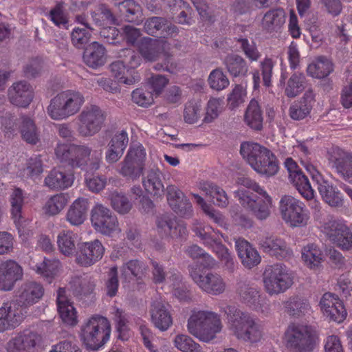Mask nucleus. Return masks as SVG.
Returning a JSON list of instances; mask_svg holds the SVG:
<instances>
[{"label":"nucleus","mask_w":352,"mask_h":352,"mask_svg":"<svg viewBox=\"0 0 352 352\" xmlns=\"http://www.w3.org/2000/svg\"><path fill=\"white\" fill-rule=\"evenodd\" d=\"M55 153L61 162L87 173L99 169L102 155L101 149L92 151L87 145L74 144L58 145Z\"/></svg>","instance_id":"1"},{"label":"nucleus","mask_w":352,"mask_h":352,"mask_svg":"<svg viewBox=\"0 0 352 352\" xmlns=\"http://www.w3.org/2000/svg\"><path fill=\"white\" fill-rule=\"evenodd\" d=\"M222 328L220 316L208 309H194L187 323L188 332L204 342L214 340Z\"/></svg>","instance_id":"2"},{"label":"nucleus","mask_w":352,"mask_h":352,"mask_svg":"<svg viewBox=\"0 0 352 352\" xmlns=\"http://www.w3.org/2000/svg\"><path fill=\"white\" fill-rule=\"evenodd\" d=\"M240 153L257 173L267 176L275 175L278 166L276 156L267 148L254 142H243Z\"/></svg>","instance_id":"3"},{"label":"nucleus","mask_w":352,"mask_h":352,"mask_svg":"<svg viewBox=\"0 0 352 352\" xmlns=\"http://www.w3.org/2000/svg\"><path fill=\"white\" fill-rule=\"evenodd\" d=\"M111 327L108 319L94 315L82 324L80 337L87 349L98 351L109 340Z\"/></svg>","instance_id":"4"},{"label":"nucleus","mask_w":352,"mask_h":352,"mask_svg":"<svg viewBox=\"0 0 352 352\" xmlns=\"http://www.w3.org/2000/svg\"><path fill=\"white\" fill-rule=\"evenodd\" d=\"M231 330L238 339L251 343L257 342L263 336L259 320L241 309L226 311Z\"/></svg>","instance_id":"5"},{"label":"nucleus","mask_w":352,"mask_h":352,"mask_svg":"<svg viewBox=\"0 0 352 352\" xmlns=\"http://www.w3.org/2000/svg\"><path fill=\"white\" fill-rule=\"evenodd\" d=\"M316 340V331L307 324L292 322L284 333L286 346L292 352H311Z\"/></svg>","instance_id":"6"},{"label":"nucleus","mask_w":352,"mask_h":352,"mask_svg":"<svg viewBox=\"0 0 352 352\" xmlns=\"http://www.w3.org/2000/svg\"><path fill=\"white\" fill-rule=\"evenodd\" d=\"M84 102L85 98L80 92L68 90L51 99L47 111L52 119L63 120L78 113Z\"/></svg>","instance_id":"7"},{"label":"nucleus","mask_w":352,"mask_h":352,"mask_svg":"<svg viewBox=\"0 0 352 352\" xmlns=\"http://www.w3.org/2000/svg\"><path fill=\"white\" fill-rule=\"evenodd\" d=\"M234 194L241 206L257 219L263 221L270 217L272 198L265 190L255 194L244 188H239Z\"/></svg>","instance_id":"8"},{"label":"nucleus","mask_w":352,"mask_h":352,"mask_svg":"<svg viewBox=\"0 0 352 352\" xmlns=\"http://www.w3.org/2000/svg\"><path fill=\"white\" fill-rule=\"evenodd\" d=\"M263 283L270 294L285 291L293 283V278L287 267L283 263L266 267L263 272Z\"/></svg>","instance_id":"9"},{"label":"nucleus","mask_w":352,"mask_h":352,"mask_svg":"<svg viewBox=\"0 0 352 352\" xmlns=\"http://www.w3.org/2000/svg\"><path fill=\"white\" fill-rule=\"evenodd\" d=\"M279 210L283 219L292 227L304 226L309 219L303 203L290 195H285L280 199Z\"/></svg>","instance_id":"10"},{"label":"nucleus","mask_w":352,"mask_h":352,"mask_svg":"<svg viewBox=\"0 0 352 352\" xmlns=\"http://www.w3.org/2000/svg\"><path fill=\"white\" fill-rule=\"evenodd\" d=\"M106 119V114L98 106H86L78 116V132L83 137L92 136L100 131Z\"/></svg>","instance_id":"11"},{"label":"nucleus","mask_w":352,"mask_h":352,"mask_svg":"<svg viewBox=\"0 0 352 352\" xmlns=\"http://www.w3.org/2000/svg\"><path fill=\"white\" fill-rule=\"evenodd\" d=\"M91 222L95 230L103 235L111 236L120 231L116 214L107 206L96 204L91 211Z\"/></svg>","instance_id":"12"},{"label":"nucleus","mask_w":352,"mask_h":352,"mask_svg":"<svg viewBox=\"0 0 352 352\" xmlns=\"http://www.w3.org/2000/svg\"><path fill=\"white\" fill-rule=\"evenodd\" d=\"M104 250L103 245L98 239L79 243L77 245L76 261L81 266H91L102 258Z\"/></svg>","instance_id":"13"},{"label":"nucleus","mask_w":352,"mask_h":352,"mask_svg":"<svg viewBox=\"0 0 352 352\" xmlns=\"http://www.w3.org/2000/svg\"><path fill=\"white\" fill-rule=\"evenodd\" d=\"M189 274L194 282L208 294L218 295L225 290L226 284L221 276L217 273L210 272L204 276L200 274L199 269L191 267Z\"/></svg>","instance_id":"14"},{"label":"nucleus","mask_w":352,"mask_h":352,"mask_svg":"<svg viewBox=\"0 0 352 352\" xmlns=\"http://www.w3.org/2000/svg\"><path fill=\"white\" fill-rule=\"evenodd\" d=\"M144 31L149 35L157 37H172L178 34V28L169 23L167 19L161 16L148 18L144 24Z\"/></svg>","instance_id":"15"},{"label":"nucleus","mask_w":352,"mask_h":352,"mask_svg":"<svg viewBox=\"0 0 352 352\" xmlns=\"http://www.w3.org/2000/svg\"><path fill=\"white\" fill-rule=\"evenodd\" d=\"M41 340V336L37 332L25 329L7 343L6 349L8 352H29Z\"/></svg>","instance_id":"16"},{"label":"nucleus","mask_w":352,"mask_h":352,"mask_svg":"<svg viewBox=\"0 0 352 352\" xmlns=\"http://www.w3.org/2000/svg\"><path fill=\"white\" fill-rule=\"evenodd\" d=\"M9 101L12 104L25 108L34 98L32 87L26 81L21 80L12 84L8 90Z\"/></svg>","instance_id":"17"},{"label":"nucleus","mask_w":352,"mask_h":352,"mask_svg":"<svg viewBox=\"0 0 352 352\" xmlns=\"http://www.w3.org/2000/svg\"><path fill=\"white\" fill-rule=\"evenodd\" d=\"M23 278V270L14 261L8 260L0 264V289L10 291L15 283Z\"/></svg>","instance_id":"18"},{"label":"nucleus","mask_w":352,"mask_h":352,"mask_svg":"<svg viewBox=\"0 0 352 352\" xmlns=\"http://www.w3.org/2000/svg\"><path fill=\"white\" fill-rule=\"evenodd\" d=\"M327 228V234L330 241L342 250L352 249V232L346 225L333 221Z\"/></svg>","instance_id":"19"},{"label":"nucleus","mask_w":352,"mask_h":352,"mask_svg":"<svg viewBox=\"0 0 352 352\" xmlns=\"http://www.w3.org/2000/svg\"><path fill=\"white\" fill-rule=\"evenodd\" d=\"M21 290L20 294L16 296V304L21 307H29L37 302L44 293L42 285L35 282L24 283Z\"/></svg>","instance_id":"20"},{"label":"nucleus","mask_w":352,"mask_h":352,"mask_svg":"<svg viewBox=\"0 0 352 352\" xmlns=\"http://www.w3.org/2000/svg\"><path fill=\"white\" fill-rule=\"evenodd\" d=\"M238 256L242 265L248 269H252L261 262L258 251L246 240L238 239L235 241Z\"/></svg>","instance_id":"21"},{"label":"nucleus","mask_w":352,"mask_h":352,"mask_svg":"<svg viewBox=\"0 0 352 352\" xmlns=\"http://www.w3.org/2000/svg\"><path fill=\"white\" fill-rule=\"evenodd\" d=\"M263 252L276 256L277 258H286L292 254V251L281 239L274 236H265L259 242Z\"/></svg>","instance_id":"22"},{"label":"nucleus","mask_w":352,"mask_h":352,"mask_svg":"<svg viewBox=\"0 0 352 352\" xmlns=\"http://www.w3.org/2000/svg\"><path fill=\"white\" fill-rule=\"evenodd\" d=\"M331 160L340 177L346 182L352 183V155L336 149L333 151Z\"/></svg>","instance_id":"23"},{"label":"nucleus","mask_w":352,"mask_h":352,"mask_svg":"<svg viewBox=\"0 0 352 352\" xmlns=\"http://www.w3.org/2000/svg\"><path fill=\"white\" fill-rule=\"evenodd\" d=\"M315 102V95L312 89L305 91L303 96L294 102L289 107V116L294 120H303L307 117Z\"/></svg>","instance_id":"24"},{"label":"nucleus","mask_w":352,"mask_h":352,"mask_svg":"<svg viewBox=\"0 0 352 352\" xmlns=\"http://www.w3.org/2000/svg\"><path fill=\"white\" fill-rule=\"evenodd\" d=\"M82 58L88 67L97 69L106 63V49L98 42H92L85 48Z\"/></svg>","instance_id":"25"},{"label":"nucleus","mask_w":352,"mask_h":352,"mask_svg":"<svg viewBox=\"0 0 352 352\" xmlns=\"http://www.w3.org/2000/svg\"><path fill=\"white\" fill-rule=\"evenodd\" d=\"M162 174L156 167L150 168L146 175L142 177V183L146 192L157 197L164 192V186L162 181Z\"/></svg>","instance_id":"26"},{"label":"nucleus","mask_w":352,"mask_h":352,"mask_svg":"<svg viewBox=\"0 0 352 352\" xmlns=\"http://www.w3.org/2000/svg\"><path fill=\"white\" fill-rule=\"evenodd\" d=\"M27 315L26 309H0V332L15 329Z\"/></svg>","instance_id":"27"},{"label":"nucleus","mask_w":352,"mask_h":352,"mask_svg":"<svg viewBox=\"0 0 352 352\" xmlns=\"http://www.w3.org/2000/svg\"><path fill=\"white\" fill-rule=\"evenodd\" d=\"M44 182L50 189L64 190L72 185L74 177L60 168H53L45 178Z\"/></svg>","instance_id":"28"},{"label":"nucleus","mask_w":352,"mask_h":352,"mask_svg":"<svg viewBox=\"0 0 352 352\" xmlns=\"http://www.w3.org/2000/svg\"><path fill=\"white\" fill-rule=\"evenodd\" d=\"M88 201L85 198H78L69 206L67 214V221L72 226L82 224L87 218Z\"/></svg>","instance_id":"29"},{"label":"nucleus","mask_w":352,"mask_h":352,"mask_svg":"<svg viewBox=\"0 0 352 352\" xmlns=\"http://www.w3.org/2000/svg\"><path fill=\"white\" fill-rule=\"evenodd\" d=\"M229 74L236 77H244L248 74L249 67L246 60L241 56L236 54H228L223 60Z\"/></svg>","instance_id":"30"},{"label":"nucleus","mask_w":352,"mask_h":352,"mask_svg":"<svg viewBox=\"0 0 352 352\" xmlns=\"http://www.w3.org/2000/svg\"><path fill=\"white\" fill-rule=\"evenodd\" d=\"M245 124L254 131L263 129V117L258 102L254 98L252 99L246 109L244 115Z\"/></svg>","instance_id":"31"},{"label":"nucleus","mask_w":352,"mask_h":352,"mask_svg":"<svg viewBox=\"0 0 352 352\" xmlns=\"http://www.w3.org/2000/svg\"><path fill=\"white\" fill-rule=\"evenodd\" d=\"M237 292L242 303L248 307L254 306L256 308L263 307L258 291L245 282L241 281L238 283Z\"/></svg>","instance_id":"32"},{"label":"nucleus","mask_w":352,"mask_h":352,"mask_svg":"<svg viewBox=\"0 0 352 352\" xmlns=\"http://www.w3.org/2000/svg\"><path fill=\"white\" fill-rule=\"evenodd\" d=\"M286 14L283 8L272 9L263 16L262 25L268 32H277L285 23Z\"/></svg>","instance_id":"33"},{"label":"nucleus","mask_w":352,"mask_h":352,"mask_svg":"<svg viewBox=\"0 0 352 352\" xmlns=\"http://www.w3.org/2000/svg\"><path fill=\"white\" fill-rule=\"evenodd\" d=\"M109 68L112 75L120 83L131 85L140 80L138 75L130 74L131 70L127 68L122 60L113 62Z\"/></svg>","instance_id":"34"},{"label":"nucleus","mask_w":352,"mask_h":352,"mask_svg":"<svg viewBox=\"0 0 352 352\" xmlns=\"http://www.w3.org/2000/svg\"><path fill=\"white\" fill-rule=\"evenodd\" d=\"M333 71L332 62L325 56H319L307 69V74L316 78L327 77Z\"/></svg>","instance_id":"35"},{"label":"nucleus","mask_w":352,"mask_h":352,"mask_svg":"<svg viewBox=\"0 0 352 352\" xmlns=\"http://www.w3.org/2000/svg\"><path fill=\"white\" fill-rule=\"evenodd\" d=\"M201 189L214 205L221 208L228 205V197L226 191L217 185L212 182H205L201 184Z\"/></svg>","instance_id":"36"},{"label":"nucleus","mask_w":352,"mask_h":352,"mask_svg":"<svg viewBox=\"0 0 352 352\" xmlns=\"http://www.w3.org/2000/svg\"><path fill=\"white\" fill-rule=\"evenodd\" d=\"M318 190L323 200L332 207H340L343 205L341 192L327 181H322L318 186Z\"/></svg>","instance_id":"37"},{"label":"nucleus","mask_w":352,"mask_h":352,"mask_svg":"<svg viewBox=\"0 0 352 352\" xmlns=\"http://www.w3.org/2000/svg\"><path fill=\"white\" fill-rule=\"evenodd\" d=\"M69 285L74 294L77 296L91 295L96 286L93 278L88 276H74Z\"/></svg>","instance_id":"38"},{"label":"nucleus","mask_w":352,"mask_h":352,"mask_svg":"<svg viewBox=\"0 0 352 352\" xmlns=\"http://www.w3.org/2000/svg\"><path fill=\"white\" fill-rule=\"evenodd\" d=\"M120 15L130 23H138L141 15V7L134 0H124L116 4Z\"/></svg>","instance_id":"39"},{"label":"nucleus","mask_w":352,"mask_h":352,"mask_svg":"<svg viewBox=\"0 0 352 352\" xmlns=\"http://www.w3.org/2000/svg\"><path fill=\"white\" fill-rule=\"evenodd\" d=\"M144 168L124 157L119 164L118 173L127 180L136 181L143 175Z\"/></svg>","instance_id":"40"},{"label":"nucleus","mask_w":352,"mask_h":352,"mask_svg":"<svg viewBox=\"0 0 352 352\" xmlns=\"http://www.w3.org/2000/svg\"><path fill=\"white\" fill-rule=\"evenodd\" d=\"M302 258L309 267L314 269L320 265L323 254L318 245L310 243L303 248Z\"/></svg>","instance_id":"41"},{"label":"nucleus","mask_w":352,"mask_h":352,"mask_svg":"<svg viewBox=\"0 0 352 352\" xmlns=\"http://www.w3.org/2000/svg\"><path fill=\"white\" fill-rule=\"evenodd\" d=\"M139 52L146 61H155L161 54V47L156 40L147 38L144 40L139 46Z\"/></svg>","instance_id":"42"},{"label":"nucleus","mask_w":352,"mask_h":352,"mask_svg":"<svg viewBox=\"0 0 352 352\" xmlns=\"http://www.w3.org/2000/svg\"><path fill=\"white\" fill-rule=\"evenodd\" d=\"M147 271L148 266L144 262L138 259L130 260L121 267L122 276L126 278L131 275L137 280L142 279L145 276Z\"/></svg>","instance_id":"43"},{"label":"nucleus","mask_w":352,"mask_h":352,"mask_svg":"<svg viewBox=\"0 0 352 352\" xmlns=\"http://www.w3.org/2000/svg\"><path fill=\"white\" fill-rule=\"evenodd\" d=\"M306 86V77L302 73H294L287 82L285 94L289 98H294L301 93Z\"/></svg>","instance_id":"44"},{"label":"nucleus","mask_w":352,"mask_h":352,"mask_svg":"<svg viewBox=\"0 0 352 352\" xmlns=\"http://www.w3.org/2000/svg\"><path fill=\"white\" fill-rule=\"evenodd\" d=\"M77 235L69 230H63L57 237V244L61 253L66 256L72 254L76 250Z\"/></svg>","instance_id":"45"},{"label":"nucleus","mask_w":352,"mask_h":352,"mask_svg":"<svg viewBox=\"0 0 352 352\" xmlns=\"http://www.w3.org/2000/svg\"><path fill=\"white\" fill-rule=\"evenodd\" d=\"M289 181L296 188L298 192L307 199H312L314 190H312L307 177L302 171L290 175Z\"/></svg>","instance_id":"46"},{"label":"nucleus","mask_w":352,"mask_h":352,"mask_svg":"<svg viewBox=\"0 0 352 352\" xmlns=\"http://www.w3.org/2000/svg\"><path fill=\"white\" fill-rule=\"evenodd\" d=\"M196 234L204 241V243L206 245L212 249L213 252H215L219 258L229 251V250L222 244L221 240L214 234L207 232L204 230H198Z\"/></svg>","instance_id":"47"},{"label":"nucleus","mask_w":352,"mask_h":352,"mask_svg":"<svg viewBox=\"0 0 352 352\" xmlns=\"http://www.w3.org/2000/svg\"><path fill=\"white\" fill-rule=\"evenodd\" d=\"M20 133L23 140L31 144H36L39 141L38 133L34 121L28 117L21 118Z\"/></svg>","instance_id":"48"},{"label":"nucleus","mask_w":352,"mask_h":352,"mask_svg":"<svg viewBox=\"0 0 352 352\" xmlns=\"http://www.w3.org/2000/svg\"><path fill=\"white\" fill-rule=\"evenodd\" d=\"M151 322L162 331H166L173 324V319L167 309H151Z\"/></svg>","instance_id":"49"},{"label":"nucleus","mask_w":352,"mask_h":352,"mask_svg":"<svg viewBox=\"0 0 352 352\" xmlns=\"http://www.w3.org/2000/svg\"><path fill=\"white\" fill-rule=\"evenodd\" d=\"M109 200L112 208L121 214L129 213L132 208V204L122 192H112L109 195Z\"/></svg>","instance_id":"50"},{"label":"nucleus","mask_w":352,"mask_h":352,"mask_svg":"<svg viewBox=\"0 0 352 352\" xmlns=\"http://www.w3.org/2000/svg\"><path fill=\"white\" fill-rule=\"evenodd\" d=\"M175 346L182 352H202V347L192 338L185 334H179L174 339Z\"/></svg>","instance_id":"51"},{"label":"nucleus","mask_w":352,"mask_h":352,"mask_svg":"<svg viewBox=\"0 0 352 352\" xmlns=\"http://www.w3.org/2000/svg\"><path fill=\"white\" fill-rule=\"evenodd\" d=\"M69 195L60 193L51 197L45 204L46 212L50 215L58 214L67 205Z\"/></svg>","instance_id":"52"},{"label":"nucleus","mask_w":352,"mask_h":352,"mask_svg":"<svg viewBox=\"0 0 352 352\" xmlns=\"http://www.w3.org/2000/svg\"><path fill=\"white\" fill-rule=\"evenodd\" d=\"M87 28H74L71 33L73 45L78 49H84L91 38V31Z\"/></svg>","instance_id":"53"},{"label":"nucleus","mask_w":352,"mask_h":352,"mask_svg":"<svg viewBox=\"0 0 352 352\" xmlns=\"http://www.w3.org/2000/svg\"><path fill=\"white\" fill-rule=\"evenodd\" d=\"M60 265V262L58 260H51L44 258L41 265L37 266L36 272L45 277L49 283L56 275Z\"/></svg>","instance_id":"54"},{"label":"nucleus","mask_w":352,"mask_h":352,"mask_svg":"<svg viewBox=\"0 0 352 352\" xmlns=\"http://www.w3.org/2000/svg\"><path fill=\"white\" fill-rule=\"evenodd\" d=\"M119 287V280L118 267L113 266L110 268L107 274V279L104 283V292L107 296L114 297L116 296Z\"/></svg>","instance_id":"55"},{"label":"nucleus","mask_w":352,"mask_h":352,"mask_svg":"<svg viewBox=\"0 0 352 352\" xmlns=\"http://www.w3.org/2000/svg\"><path fill=\"white\" fill-rule=\"evenodd\" d=\"M120 56L122 58V60L127 68L131 70L130 74L138 75L134 69L141 63V55L131 49H124L122 50V54Z\"/></svg>","instance_id":"56"},{"label":"nucleus","mask_w":352,"mask_h":352,"mask_svg":"<svg viewBox=\"0 0 352 352\" xmlns=\"http://www.w3.org/2000/svg\"><path fill=\"white\" fill-rule=\"evenodd\" d=\"M11 213L14 221L21 217V208L24 203V197L21 189L15 188L10 197Z\"/></svg>","instance_id":"57"},{"label":"nucleus","mask_w":352,"mask_h":352,"mask_svg":"<svg viewBox=\"0 0 352 352\" xmlns=\"http://www.w3.org/2000/svg\"><path fill=\"white\" fill-rule=\"evenodd\" d=\"M208 82L212 89L221 91L229 85V80L220 69L213 70L208 78Z\"/></svg>","instance_id":"58"},{"label":"nucleus","mask_w":352,"mask_h":352,"mask_svg":"<svg viewBox=\"0 0 352 352\" xmlns=\"http://www.w3.org/2000/svg\"><path fill=\"white\" fill-rule=\"evenodd\" d=\"M237 42L241 44V48L250 60L256 61L259 59L261 54L253 41L250 42L246 38H239Z\"/></svg>","instance_id":"59"},{"label":"nucleus","mask_w":352,"mask_h":352,"mask_svg":"<svg viewBox=\"0 0 352 352\" xmlns=\"http://www.w3.org/2000/svg\"><path fill=\"white\" fill-rule=\"evenodd\" d=\"M125 157L132 162L138 163L145 168L146 152L142 145L138 144L131 146Z\"/></svg>","instance_id":"60"},{"label":"nucleus","mask_w":352,"mask_h":352,"mask_svg":"<svg viewBox=\"0 0 352 352\" xmlns=\"http://www.w3.org/2000/svg\"><path fill=\"white\" fill-rule=\"evenodd\" d=\"M201 107L197 102L193 101L188 102L184 109V118L186 122L194 124L199 118Z\"/></svg>","instance_id":"61"},{"label":"nucleus","mask_w":352,"mask_h":352,"mask_svg":"<svg viewBox=\"0 0 352 352\" xmlns=\"http://www.w3.org/2000/svg\"><path fill=\"white\" fill-rule=\"evenodd\" d=\"M132 100L141 107H146L153 102V94L151 91L142 89H136L131 94Z\"/></svg>","instance_id":"62"},{"label":"nucleus","mask_w":352,"mask_h":352,"mask_svg":"<svg viewBox=\"0 0 352 352\" xmlns=\"http://www.w3.org/2000/svg\"><path fill=\"white\" fill-rule=\"evenodd\" d=\"M176 221L175 217L171 214H161L157 217L156 219L157 228L160 232H164V234L168 235L175 224Z\"/></svg>","instance_id":"63"},{"label":"nucleus","mask_w":352,"mask_h":352,"mask_svg":"<svg viewBox=\"0 0 352 352\" xmlns=\"http://www.w3.org/2000/svg\"><path fill=\"white\" fill-rule=\"evenodd\" d=\"M115 320L116 322V330L119 333L118 338L122 340H127L129 338L128 320L120 309H116Z\"/></svg>","instance_id":"64"}]
</instances>
